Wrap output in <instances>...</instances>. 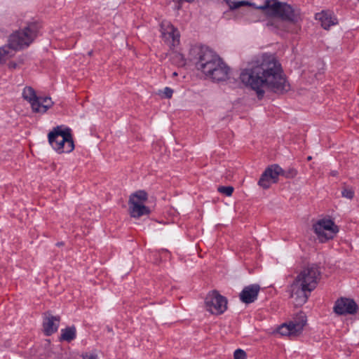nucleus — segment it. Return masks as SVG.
Returning a JSON list of instances; mask_svg holds the SVG:
<instances>
[{"label":"nucleus","mask_w":359,"mask_h":359,"mask_svg":"<svg viewBox=\"0 0 359 359\" xmlns=\"http://www.w3.org/2000/svg\"><path fill=\"white\" fill-rule=\"evenodd\" d=\"M196 67L212 81H221L228 78L229 67L218 55L208 47L200 48Z\"/></svg>","instance_id":"2"},{"label":"nucleus","mask_w":359,"mask_h":359,"mask_svg":"<svg viewBox=\"0 0 359 359\" xmlns=\"http://www.w3.org/2000/svg\"><path fill=\"white\" fill-rule=\"evenodd\" d=\"M315 19L320 23L321 27L325 29H329L330 27L338 23V20L334 13L329 10L316 13Z\"/></svg>","instance_id":"15"},{"label":"nucleus","mask_w":359,"mask_h":359,"mask_svg":"<svg viewBox=\"0 0 359 359\" xmlns=\"http://www.w3.org/2000/svg\"><path fill=\"white\" fill-rule=\"evenodd\" d=\"M272 183V180L266 173H262L258 181V185L264 189H269Z\"/></svg>","instance_id":"23"},{"label":"nucleus","mask_w":359,"mask_h":359,"mask_svg":"<svg viewBox=\"0 0 359 359\" xmlns=\"http://www.w3.org/2000/svg\"><path fill=\"white\" fill-rule=\"evenodd\" d=\"M240 79L255 90L259 99L263 97L265 90L283 93L290 89L280 64L272 55H264L259 64L243 69Z\"/></svg>","instance_id":"1"},{"label":"nucleus","mask_w":359,"mask_h":359,"mask_svg":"<svg viewBox=\"0 0 359 359\" xmlns=\"http://www.w3.org/2000/svg\"><path fill=\"white\" fill-rule=\"evenodd\" d=\"M229 5L231 9H236L241 6L249 5L250 4L246 1H238V0H224Z\"/></svg>","instance_id":"24"},{"label":"nucleus","mask_w":359,"mask_h":359,"mask_svg":"<svg viewBox=\"0 0 359 359\" xmlns=\"http://www.w3.org/2000/svg\"><path fill=\"white\" fill-rule=\"evenodd\" d=\"M76 337V328L75 327H67L61 331V340L66 341H71Z\"/></svg>","instance_id":"22"},{"label":"nucleus","mask_w":359,"mask_h":359,"mask_svg":"<svg viewBox=\"0 0 359 359\" xmlns=\"http://www.w3.org/2000/svg\"><path fill=\"white\" fill-rule=\"evenodd\" d=\"M22 97L25 100L29 102L31 107H35L36 104L34 101L38 96L33 88L30 86L25 87L22 93Z\"/></svg>","instance_id":"20"},{"label":"nucleus","mask_w":359,"mask_h":359,"mask_svg":"<svg viewBox=\"0 0 359 359\" xmlns=\"http://www.w3.org/2000/svg\"><path fill=\"white\" fill-rule=\"evenodd\" d=\"M15 50L9 45L0 47V64L5 63L8 60L14 55Z\"/></svg>","instance_id":"21"},{"label":"nucleus","mask_w":359,"mask_h":359,"mask_svg":"<svg viewBox=\"0 0 359 359\" xmlns=\"http://www.w3.org/2000/svg\"><path fill=\"white\" fill-rule=\"evenodd\" d=\"M358 306L351 299L341 298L338 299L334 306V311L339 315L353 314L356 313Z\"/></svg>","instance_id":"13"},{"label":"nucleus","mask_w":359,"mask_h":359,"mask_svg":"<svg viewBox=\"0 0 359 359\" xmlns=\"http://www.w3.org/2000/svg\"><path fill=\"white\" fill-rule=\"evenodd\" d=\"M259 291L260 286L258 284L245 286L239 294L240 299L245 304H251L257 299Z\"/></svg>","instance_id":"16"},{"label":"nucleus","mask_w":359,"mask_h":359,"mask_svg":"<svg viewBox=\"0 0 359 359\" xmlns=\"http://www.w3.org/2000/svg\"><path fill=\"white\" fill-rule=\"evenodd\" d=\"M337 174H338V172H337V171H336V170L332 171V172H330V175H331L332 176H337Z\"/></svg>","instance_id":"31"},{"label":"nucleus","mask_w":359,"mask_h":359,"mask_svg":"<svg viewBox=\"0 0 359 359\" xmlns=\"http://www.w3.org/2000/svg\"><path fill=\"white\" fill-rule=\"evenodd\" d=\"M39 32L36 24H30L24 29L13 33L8 39L9 45L15 50L28 47L36 39Z\"/></svg>","instance_id":"6"},{"label":"nucleus","mask_w":359,"mask_h":359,"mask_svg":"<svg viewBox=\"0 0 359 359\" xmlns=\"http://www.w3.org/2000/svg\"><path fill=\"white\" fill-rule=\"evenodd\" d=\"M60 320L59 316H53L49 313H46L43 323L45 334L49 336L55 332L58 329Z\"/></svg>","instance_id":"17"},{"label":"nucleus","mask_w":359,"mask_h":359,"mask_svg":"<svg viewBox=\"0 0 359 359\" xmlns=\"http://www.w3.org/2000/svg\"><path fill=\"white\" fill-rule=\"evenodd\" d=\"M263 173H266V176L272 180L273 183H276L278 180V177L284 175V170L278 165L273 164L266 168Z\"/></svg>","instance_id":"19"},{"label":"nucleus","mask_w":359,"mask_h":359,"mask_svg":"<svg viewBox=\"0 0 359 359\" xmlns=\"http://www.w3.org/2000/svg\"><path fill=\"white\" fill-rule=\"evenodd\" d=\"M34 103L35 107H31V108L33 112L37 114H45L53 105V102L50 97L38 96Z\"/></svg>","instance_id":"18"},{"label":"nucleus","mask_w":359,"mask_h":359,"mask_svg":"<svg viewBox=\"0 0 359 359\" xmlns=\"http://www.w3.org/2000/svg\"><path fill=\"white\" fill-rule=\"evenodd\" d=\"M48 141L52 149L57 154H69L74 149L72 130L65 126H57L48 133Z\"/></svg>","instance_id":"3"},{"label":"nucleus","mask_w":359,"mask_h":359,"mask_svg":"<svg viewBox=\"0 0 359 359\" xmlns=\"http://www.w3.org/2000/svg\"><path fill=\"white\" fill-rule=\"evenodd\" d=\"M161 32L162 39L169 46L175 47L180 43V32L170 22L163 21L161 22Z\"/></svg>","instance_id":"11"},{"label":"nucleus","mask_w":359,"mask_h":359,"mask_svg":"<svg viewBox=\"0 0 359 359\" xmlns=\"http://www.w3.org/2000/svg\"><path fill=\"white\" fill-rule=\"evenodd\" d=\"M354 194V191L351 188H344L341 191L342 196L348 199H352Z\"/></svg>","instance_id":"26"},{"label":"nucleus","mask_w":359,"mask_h":359,"mask_svg":"<svg viewBox=\"0 0 359 359\" xmlns=\"http://www.w3.org/2000/svg\"><path fill=\"white\" fill-rule=\"evenodd\" d=\"M83 359H98L97 355L93 353H86L82 355Z\"/></svg>","instance_id":"30"},{"label":"nucleus","mask_w":359,"mask_h":359,"mask_svg":"<svg viewBox=\"0 0 359 359\" xmlns=\"http://www.w3.org/2000/svg\"><path fill=\"white\" fill-rule=\"evenodd\" d=\"M257 8L269 16L278 17L285 21L294 22L298 17V13L290 4L278 0H265Z\"/></svg>","instance_id":"4"},{"label":"nucleus","mask_w":359,"mask_h":359,"mask_svg":"<svg viewBox=\"0 0 359 359\" xmlns=\"http://www.w3.org/2000/svg\"><path fill=\"white\" fill-rule=\"evenodd\" d=\"M172 76H177V72H173V73H172Z\"/></svg>","instance_id":"33"},{"label":"nucleus","mask_w":359,"mask_h":359,"mask_svg":"<svg viewBox=\"0 0 359 359\" xmlns=\"http://www.w3.org/2000/svg\"><path fill=\"white\" fill-rule=\"evenodd\" d=\"M217 191L226 196H231L233 192V188L231 186H221L218 187Z\"/></svg>","instance_id":"25"},{"label":"nucleus","mask_w":359,"mask_h":359,"mask_svg":"<svg viewBox=\"0 0 359 359\" xmlns=\"http://www.w3.org/2000/svg\"><path fill=\"white\" fill-rule=\"evenodd\" d=\"M163 93L164 94L165 97L169 99V98H171L172 96L173 90L169 87H165V88H164Z\"/></svg>","instance_id":"28"},{"label":"nucleus","mask_w":359,"mask_h":359,"mask_svg":"<svg viewBox=\"0 0 359 359\" xmlns=\"http://www.w3.org/2000/svg\"><path fill=\"white\" fill-rule=\"evenodd\" d=\"M205 306L206 310L212 314L219 315L226 310L227 299L217 290H212L205 299Z\"/></svg>","instance_id":"10"},{"label":"nucleus","mask_w":359,"mask_h":359,"mask_svg":"<svg viewBox=\"0 0 359 359\" xmlns=\"http://www.w3.org/2000/svg\"><path fill=\"white\" fill-rule=\"evenodd\" d=\"M147 200V194L144 191H138L133 194L129 199L130 216L139 218L149 214L150 210L144 203Z\"/></svg>","instance_id":"8"},{"label":"nucleus","mask_w":359,"mask_h":359,"mask_svg":"<svg viewBox=\"0 0 359 359\" xmlns=\"http://www.w3.org/2000/svg\"><path fill=\"white\" fill-rule=\"evenodd\" d=\"M315 224H334V222L330 219H322L317 221Z\"/></svg>","instance_id":"29"},{"label":"nucleus","mask_w":359,"mask_h":359,"mask_svg":"<svg viewBox=\"0 0 359 359\" xmlns=\"http://www.w3.org/2000/svg\"><path fill=\"white\" fill-rule=\"evenodd\" d=\"M290 297L294 306H301L307 302L309 293L312 290H309V288L303 287V285L294 280L290 285Z\"/></svg>","instance_id":"12"},{"label":"nucleus","mask_w":359,"mask_h":359,"mask_svg":"<svg viewBox=\"0 0 359 359\" xmlns=\"http://www.w3.org/2000/svg\"><path fill=\"white\" fill-rule=\"evenodd\" d=\"M39 32L36 24H30L24 29L13 33L8 39L9 45L15 50L28 47L36 39Z\"/></svg>","instance_id":"5"},{"label":"nucleus","mask_w":359,"mask_h":359,"mask_svg":"<svg viewBox=\"0 0 359 359\" xmlns=\"http://www.w3.org/2000/svg\"><path fill=\"white\" fill-rule=\"evenodd\" d=\"M63 245V243L62 242H60V243H57V246H62Z\"/></svg>","instance_id":"32"},{"label":"nucleus","mask_w":359,"mask_h":359,"mask_svg":"<svg viewBox=\"0 0 359 359\" xmlns=\"http://www.w3.org/2000/svg\"><path fill=\"white\" fill-rule=\"evenodd\" d=\"M320 272L315 264L309 265L304 268L294 279V281L303 285V287L313 290L320 279Z\"/></svg>","instance_id":"9"},{"label":"nucleus","mask_w":359,"mask_h":359,"mask_svg":"<svg viewBox=\"0 0 359 359\" xmlns=\"http://www.w3.org/2000/svg\"><path fill=\"white\" fill-rule=\"evenodd\" d=\"M306 324L305 313L299 312L292 320L279 326L277 331L282 336L294 337L299 336L302 332Z\"/></svg>","instance_id":"7"},{"label":"nucleus","mask_w":359,"mask_h":359,"mask_svg":"<svg viewBox=\"0 0 359 359\" xmlns=\"http://www.w3.org/2000/svg\"><path fill=\"white\" fill-rule=\"evenodd\" d=\"M312 227L317 238L321 243L332 239L339 232L338 226H312Z\"/></svg>","instance_id":"14"},{"label":"nucleus","mask_w":359,"mask_h":359,"mask_svg":"<svg viewBox=\"0 0 359 359\" xmlns=\"http://www.w3.org/2000/svg\"><path fill=\"white\" fill-rule=\"evenodd\" d=\"M234 359H246V353L242 349H237L233 354Z\"/></svg>","instance_id":"27"}]
</instances>
